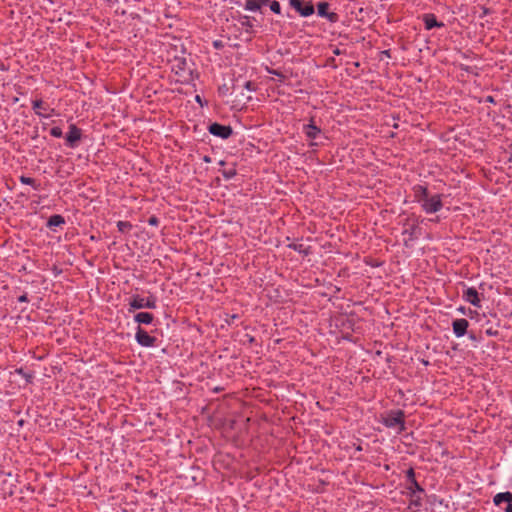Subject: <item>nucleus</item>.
<instances>
[{
  "mask_svg": "<svg viewBox=\"0 0 512 512\" xmlns=\"http://www.w3.org/2000/svg\"><path fill=\"white\" fill-rule=\"evenodd\" d=\"M172 71L181 77H184L187 71V61L185 58L177 57L172 63Z\"/></svg>",
  "mask_w": 512,
  "mask_h": 512,
  "instance_id": "nucleus-14",
  "label": "nucleus"
},
{
  "mask_svg": "<svg viewBox=\"0 0 512 512\" xmlns=\"http://www.w3.org/2000/svg\"><path fill=\"white\" fill-rule=\"evenodd\" d=\"M402 234L404 235V246L411 247L413 242L421 236V227L417 223L407 224Z\"/></svg>",
  "mask_w": 512,
  "mask_h": 512,
  "instance_id": "nucleus-4",
  "label": "nucleus"
},
{
  "mask_svg": "<svg viewBox=\"0 0 512 512\" xmlns=\"http://www.w3.org/2000/svg\"><path fill=\"white\" fill-rule=\"evenodd\" d=\"M117 228L119 232L124 233L132 229V224L128 221H118Z\"/></svg>",
  "mask_w": 512,
  "mask_h": 512,
  "instance_id": "nucleus-26",
  "label": "nucleus"
},
{
  "mask_svg": "<svg viewBox=\"0 0 512 512\" xmlns=\"http://www.w3.org/2000/svg\"><path fill=\"white\" fill-rule=\"evenodd\" d=\"M287 247L305 256L310 253L309 247L305 246L302 243L293 242L288 244Z\"/></svg>",
  "mask_w": 512,
  "mask_h": 512,
  "instance_id": "nucleus-20",
  "label": "nucleus"
},
{
  "mask_svg": "<svg viewBox=\"0 0 512 512\" xmlns=\"http://www.w3.org/2000/svg\"><path fill=\"white\" fill-rule=\"evenodd\" d=\"M15 373L22 376L27 383H31L34 377L32 373L26 372L23 368H17Z\"/></svg>",
  "mask_w": 512,
  "mask_h": 512,
  "instance_id": "nucleus-24",
  "label": "nucleus"
},
{
  "mask_svg": "<svg viewBox=\"0 0 512 512\" xmlns=\"http://www.w3.org/2000/svg\"><path fill=\"white\" fill-rule=\"evenodd\" d=\"M63 224H65V219L60 214H54V215L50 216V218L47 221L48 228L59 227Z\"/></svg>",
  "mask_w": 512,
  "mask_h": 512,
  "instance_id": "nucleus-18",
  "label": "nucleus"
},
{
  "mask_svg": "<svg viewBox=\"0 0 512 512\" xmlns=\"http://www.w3.org/2000/svg\"><path fill=\"white\" fill-rule=\"evenodd\" d=\"M505 512H512V502L508 503Z\"/></svg>",
  "mask_w": 512,
  "mask_h": 512,
  "instance_id": "nucleus-39",
  "label": "nucleus"
},
{
  "mask_svg": "<svg viewBox=\"0 0 512 512\" xmlns=\"http://www.w3.org/2000/svg\"><path fill=\"white\" fill-rule=\"evenodd\" d=\"M481 9H482V15H481V17H483V16H486V15L490 14V9H489V8H487V7L483 6V7H481Z\"/></svg>",
  "mask_w": 512,
  "mask_h": 512,
  "instance_id": "nucleus-37",
  "label": "nucleus"
},
{
  "mask_svg": "<svg viewBox=\"0 0 512 512\" xmlns=\"http://www.w3.org/2000/svg\"><path fill=\"white\" fill-rule=\"evenodd\" d=\"M309 145H310L311 147H313V146H317V143H316V142H311Z\"/></svg>",
  "mask_w": 512,
  "mask_h": 512,
  "instance_id": "nucleus-43",
  "label": "nucleus"
},
{
  "mask_svg": "<svg viewBox=\"0 0 512 512\" xmlns=\"http://www.w3.org/2000/svg\"><path fill=\"white\" fill-rule=\"evenodd\" d=\"M329 3L328 2H319L317 4V13L320 17L326 18L331 23H336L338 21V14L335 12H329Z\"/></svg>",
  "mask_w": 512,
  "mask_h": 512,
  "instance_id": "nucleus-11",
  "label": "nucleus"
},
{
  "mask_svg": "<svg viewBox=\"0 0 512 512\" xmlns=\"http://www.w3.org/2000/svg\"><path fill=\"white\" fill-rule=\"evenodd\" d=\"M267 71H268L269 74L276 75L278 77L284 78V75L281 72L277 71V70L267 69Z\"/></svg>",
  "mask_w": 512,
  "mask_h": 512,
  "instance_id": "nucleus-32",
  "label": "nucleus"
},
{
  "mask_svg": "<svg viewBox=\"0 0 512 512\" xmlns=\"http://www.w3.org/2000/svg\"><path fill=\"white\" fill-rule=\"evenodd\" d=\"M82 138V131L75 124L69 125V131L66 133L65 140L66 145L70 148H76L78 142Z\"/></svg>",
  "mask_w": 512,
  "mask_h": 512,
  "instance_id": "nucleus-9",
  "label": "nucleus"
},
{
  "mask_svg": "<svg viewBox=\"0 0 512 512\" xmlns=\"http://www.w3.org/2000/svg\"><path fill=\"white\" fill-rule=\"evenodd\" d=\"M269 6H270V10L277 14V15H280L281 14V5L278 1L276 0H271L270 3H269Z\"/></svg>",
  "mask_w": 512,
  "mask_h": 512,
  "instance_id": "nucleus-27",
  "label": "nucleus"
},
{
  "mask_svg": "<svg viewBox=\"0 0 512 512\" xmlns=\"http://www.w3.org/2000/svg\"><path fill=\"white\" fill-rule=\"evenodd\" d=\"M195 100H196V102H198L201 106H203L202 99H201V97H200L199 95H196V96H195Z\"/></svg>",
  "mask_w": 512,
  "mask_h": 512,
  "instance_id": "nucleus-40",
  "label": "nucleus"
},
{
  "mask_svg": "<svg viewBox=\"0 0 512 512\" xmlns=\"http://www.w3.org/2000/svg\"><path fill=\"white\" fill-rule=\"evenodd\" d=\"M244 87L248 90V91H254L255 88H254V85L251 81H246L244 83Z\"/></svg>",
  "mask_w": 512,
  "mask_h": 512,
  "instance_id": "nucleus-33",
  "label": "nucleus"
},
{
  "mask_svg": "<svg viewBox=\"0 0 512 512\" xmlns=\"http://www.w3.org/2000/svg\"><path fill=\"white\" fill-rule=\"evenodd\" d=\"M303 133L310 140H316L322 134V130L315 125L314 120L311 119L308 124L303 126Z\"/></svg>",
  "mask_w": 512,
  "mask_h": 512,
  "instance_id": "nucleus-12",
  "label": "nucleus"
},
{
  "mask_svg": "<svg viewBox=\"0 0 512 512\" xmlns=\"http://www.w3.org/2000/svg\"><path fill=\"white\" fill-rule=\"evenodd\" d=\"M237 318H238L237 314H232V315L229 316V318L226 319V323L228 325H231L234 322V320L237 319Z\"/></svg>",
  "mask_w": 512,
  "mask_h": 512,
  "instance_id": "nucleus-34",
  "label": "nucleus"
},
{
  "mask_svg": "<svg viewBox=\"0 0 512 512\" xmlns=\"http://www.w3.org/2000/svg\"><path fill=\"white\" fill-rule=\"evenodd\" d=\"M153 320H154V315L149 312H139V313L135 314V316H134V321L136 323H138L139 325L140 324L149 325L153 322Z\"/></svg>",
  "mask_w": 512,
  "mask_h": 512,
  "instance_id": "nucleus-17",
  "label": "nucleus"
},
{
  "mask_svg": "<svg viewBox=\"0 0 512 512\" xmlns=\"http://www.w3.org/2000/svg\"><path fill=\"white\" fill-rule=\"evenodd\" d=\"M406 479L408 483H412L413 480H416L415 478V471L413 468H409L406 472Z\"/></svg>",
  "mask_w": 512,
  "mask_h": 512,
  "instance_id": "nucleus-30",
  "label": "nucleus"
},
{
  "mask_svg": "<svg viewBox=\"0 0 512 512\" xmlns=\"http://www.w3.org/2000/svg\"><path fill=\"white\" fill-rule=\"evenodd\" d=\"M423 22L426 30H431L433 28H441L444 26V23L437 21L436 16L432 13L424 14Z\"/></svg>",
  "mask_w": 512,
  "mask_h": 512,
  "instance_id": "nucleus-15",
  "label": "nucleus"
},
{
  "mask_svg": "<svg viewBox=\"0 0 512 512\" xmlns=\"http://www.w3.org/2000/svg\"><path fill=\"white\" fill-rule=\"evenodd\" d=\"M51 136L55 138H61L63 136L62 129L60 127H53L50 130Z\"/></svg>",
  "mask_w": 512,
  "mask_h": 512,
  "instance_id": "nucleus-29",
  "label": "nucleus"
},
{
  "mask_svg": "<svg viewBox=\"0 0 512 512\" xmlns=\"http://www.w3.org/2000/svg\"><path fill=\"white\" fill-rule=\"evenodd\" d=\"M469 322L464 318L455 319L452 322L453 333L457 338L463 337L467 333Z\"/></svg>",
  "mask_w": 512,
  "mask_h": 512,
  "instance_id": "nucleus-13",
  "label": "nucleus"
},
{
  "mask_svg": "<svg viewBox=\"0 0 512 512\" xmlns=\"http://www.w3.org/2000/svg\"><path fill=\"white\" fill-rule=\"evenodd\" d=\"M442 194L428 195L420 206L426 214H433L439 212L443 208Z\"/></svg>",
  "mask_w": 512,
  "mask_h": 512,
  "instance_id": "nucleus-3",
  "label": "nucleus"
},
{
  "mask_svg": "<svg viewBox=\"0 0 512 512\" xmlns=\"http://www.w3.org/2000/svg\"><path fill=\"white\" fill-rule=\"evenodd\" d=\"M157 307V299L155 296L150 295L146 298L136 294L132 295L129 299V312L138 309H155Z\"/></svg>",
  "mask_w": 512,
  "mask_h": 512,
  "instance_id": "nucleus-2",
  "label": "nucleus"
},
{
  "mask_svg": "<svg viewBox=\"0 0 512 512\" xmlns=\"http://www.w3.org/2000/svg\"><path fill=\"white\" fill-rule=\"evenodd\" d=\"M213 47H214V48H216V49H221V48H223V47H224V45H223L222 41H220V40H215V41L213 42Z\"/></svg>",
  "mask_w": 512,
  "mask_h": 512,
  "instance_id": "nucleus-35",
  "label": "nucleus"
},
{
  "mask_svg": "<svg viewBox=\"0 0 512 512\" xmlns=\"http://www.w3.org/2000/svg\"><path fill=\"white\" fill-rule=\"evenodd\" d=\"M204 161H205V162H210V158H209L208 156H205V157H204Z\"/></svg>",
  "mask_w": 512,
  "mask_h": 512,
  "instance_id": "nucleus-41",
  "label": "nucleus"
},
{
  "mask_svg": "<svg viewBox=\"0 0 512 512\" xmlns=\"http://www.w3.org/2000/svg\"><path fill=\"white\" fill-rule=\"evenodd\" d=\"M136 342L146 348H151L156 346L157 338L148 334L147 331L142 329L140 326L137 327L135 333Z\"/></svg>",
  "mask_w": 512,
  "mask_h": 512,
  "instance_id": "nucleus-5",
  "label": "nucleus"
},
{
  "mask_svg": "<svg viewBox=\"0 0 512 512\" xmlns=\"http://www.w3.org/2000/svg\"><path fill=\"white\" fill-rule=\"evenodd\" d=\"M19 181L24 184V185H30L33 187V189L35 190H39L40 189V184L36 182L35 179L31 178V177H27V176H24V175H21L19 177Z\"/></svg>",
  "mask_w": 512,
  "mask_h": 512,
  "instance_id": "nucleus-22",
  "label": "nucleus"
},
{
  "mask_svg": "<svg viewBox=\"0 0 512 512\" xmlns=\"http://www.w3.org/2000/svg\"><path fill=\"white\" fill-rule=\"evenodd\" d=\"M458 310H459L460 312H462V313H464V312H465V308H464V307H460V308H458Z\"/></svg>",
  "mask_w": 512,
  "mask_h": 512,
  "instance_id": "nucleus-42",
  "label": "nucleus"
},
{
  "mask_svg": "<svg viewBox=\"0 0 512 512\" xmlns=\"http://www.w3.org/2000/svg\"><path fill=\"white\" fill-rule=\"evenodd\" d=\"M148 224L151 226H158L159 225V219L156 216H151L148 219Z\"/></svg>",
  "mask_w": 512,
  "mask_h": 512,
  "instance_id": "nucleus-31",
  "label": "nucleus"
},
{
  "mask_svg": "<svg viewBox=\"0 0 512 512\" xmlns=\"http://www.w3.org/2000/svg\"><path fill=\"white\" fill-rule=\"evenodd\" d=\"M407 489L412 496H414L416 493H424V489L419 485L417 480H413L412 483H408Z\"/></svg>",
  "mask_w": 512,
  "mask_h": 512,
  "instance_id": "nucleus-21",
  "label": "nucleus"
},
{
  "mask_svg": "<svg viewBox=\"0 0 512 512\" xmlns=\"http://www.w3.org/2000/svg\"><path fill=\"white\" fill-rule=\"evenodd\" d=\"M244 9L250 12H257L260 10V3L257 0H245Z\"/></svg>",
  "mask_w": 512,
  "mask_h": 512,
  "instance_id": "nucleus-23",
  "label": "nucleus"
},
{
  "mask_svg": "<svg viewBox=\"0 0 512 512\" xmlns=\"http://www.w3.org/2000/svg\"><path fill=\"white\" fill-rule=\"evenodd\" d=\"M485 102H488V103H494L495 101H494L493 96H487V97L485 98Z\"/></svg>",
  "mask_w": 512,
  "mask_h": 512,
  "instance_id": "nucleus-38",
  "label": "nucleus"
},
{
  "mask_svg": "<svg viewBox=\"0 0 512 512\" xmlns=\"http://www.w3.org/2000/svg\"><path fill=\"white\" fill-rule=\"evenodd\" d=\"M32 109L41 118H50L55 115V109L46 105L42 99L32 100Z\"/></svg>",
  "mask_w": 512,
  "mask_h": 512,
  "instance_id": "nucleus-6",
  "label": "nucleus"
},
{
  "mask_svg": "<svg viewBox=\"0 0 512 512\" xmlns=\"http://www.w3.org/2000/svg\"><path fill=\"white\" fill-rule=\"evenodd\" d=\"M208 131L211 135L219 137L221 139H228L233 133L231 126L222 125L217 122L210 124L208 126Z\"/></svg>",
  "mask_w": 512,
  "mask_h": 512,
  "instance_id": "nucleus-8",
  "label": "nucleus"
},
{
  "mask_svg": "<svg viewBox=\"0 0 512 512\" xmlns=\"http://www.w3.org/2000/svg\"><path fill=\"white\" fill-rule=\"evenodd\" d=\"M236 170L231 168V169H226V170H223L222 171V176L226 179V180H231L232 178H234L236 176Z\"/></svg>",
  "mask_w": 512,
  "mask_h": 512,
  "instance_id": "nucleus-28",
  "label": "nucleus"
},
{
  "mask_svg": "<svg viewBox=\"0 0 512 512\" xmlns=\"http://www.w3.org/2000/svg\"><path fill=\"white\" fill-rule=\"evenodd\" d=\"M381 423L387 428L397 429L398 432L405 430V415L401 409L390 410L382 415Z\"/></svg>",
  "mask_w": 512,
  "mask_h": 512,
  "instance_id": "nucleus-1",
  "label": "nucleus"
},
{
  "mask_svg": "<svg viewBox=\"0 0 512 512\" xmlns=\"http://www.w3.org/2000/svg\"><path fill=\"white\" fill-rule=\"evenodd\" d=\"M289 4L302 17L311 16L315 12L314 6L311 2H304L303 0H289Z\"/></svg>",
  "mask_w": 512,
  "mask_h": 512,
  "instance_id": "nucleus-7",
  "label": "nucleus"
},
{
  "mask_svg": "<svg viewBox=\"0 0 512 512\" xmlns=\"http://www.w3.org/2000/svg\"><path fill=\"white\" fill-rule=\"evenodd\" d=\"M493 502L495 505H500L502 502H512V493L511 492H501L494 496Z\"/></svg>",
  "mask_w": 512,
  "mask_h": 512,
  "instance_id": "nucleus-19",
  "label": "nucleus"
},
{
  "mask_svg": "<svg viewBox=\"0 0 512 512\" xmlns=\"http://www.w3.org/2000/svg\"><path fill=\"white\" fill-rule=\"evenodd\" d=\"M17 301L18 302H28L27 294H23V295L19 296Z\"/></svg>",
  "mask_w": 512,
  "mask_h": 512,
  "instance_id": "nucleus-36",
  "label": "nucleus"
},
{
  "mask_svg": "<svg viewBox=\"0 0 512 512\" xmlns=\"http://www.w3.org/2000/svg\"><path fill=\"white\" fill-rule=\"evenodd\" d=\"M462 298L464 301L470 303L471 305L477 308L481 307L479 293L474 287L465 288L462 294Z\"/></svg>",
  "mask_w": 512,
  "mask_h": 512,
  "instance_id": "nucleus-10",
  "label": "nucleus"
},
{
  "mask_svg": "<svg viewBox=\"0 0 512 512\" xmlns=\"http://www.w3.org/2000/svg\"><path fill=\"white\" fill-rule=\"evenodd\" d=\"M412 192L414 199L417 203H422V201L429 195L428 188L425 185L416 184L412 187Z\"/></svg>",
  "mask_w": 512,
  "mask_h": 512,
  "instance_id": "nucleus-16",
  "label": "nucleus"
},
{
  "mask_svg": "<svg viewBox=\"0 0 512 512\" xmlns=\"http://www.w3.org/2000/svg\"><path fill=\"white\" fill-rule=\"evenodd\" d=\"M240 24L246 28V30L252 29L253 24L251 22V17L247 15H243L239 19Z\"/></svg>",
  "mask_w": 512,
  "mask_h": 512,
  "instance_id": "nucleus-25",
  "label": "nucleus"
}]
</instances>
